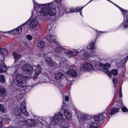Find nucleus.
Wrapping results in <instances>:
<instances>
[{"mask_svg": "<svg viewBox=\"0 0 128 128\" xmlns=\"http://www.w3.org/2000/svg\"><path fill=\"white\" fill-rule=\"evenodd\" d=\"M6 81L4 76L3 75H0V82L2 83H4Z\"/></svg>", "mask_w": 128, "mask_h": 128, "instance_id": "31", "label": "nucleus"}, {"mask_svg": "<svg viewBox=\"0 0 128 128\" xmlns=\"http://www.w3.org/2000/svg\"><path fill=\"white\" fill-rule=\"evenodd\" d=\"M24 38V36L23 35H20L19 37V38L20 40Z\"/></svg>", "mask_w": 128, "mask_h": 128, "instance_id": "48", "label": "nucleus"}, {"mask_svg": "<svg viewBox=\"0 0 128 128\" xmlns=\"http://www.w3.org/2000/svg\"><path fill=\"white\" fill-rule=\"evenodd\" d=\"M6 66L4 62L2 63L0 65V72L1 73L6 71L7 70Z\"/></svg>", "mask_w": 128, "mask_h": 128, "instance_id": "21", "label": "nucleus"}, {"mask_svg": "<svg viewBox=\"0 0 128 128\" xmlns=\"http://www.w3.org/2000/svg\"><path fill=\"white\" fill-rule=\"evenodd\" d=\"M16 61V60H15V61Z\"/></svg>", "mask_w": 128, "mask_h": 128, "instance_id": "63", "label": "nucleus"}, {"mask_svg": "<svg viewBox=\"0 0 128 128\" xmlns=\"http://www.w3.org/2000/svg\"><path fill=\"white\" fill-rule=\"evenodd\" d=\"M110 65L108 63H106L104 66V71L106 74H108L110 75V71L108 70L110 67Z\"/></svg>", "mask_w": 128, "mask_h": 128, "instance_id": "17", "label": "nucleus"}, {"mask_svg": "<svg viewBox=\"0 0 128 128\" xmlns=\"http://www.w3.org/2000/svg\"><path fill=\"white\" fill-rule=\"evenodd\" d=\"M28 120L29 121H32V120Z\"/></svg>", "mask_w": 128, "mask_h": 128, "instance_id": "56", "label": "nucleus"}, {"mask_svg": "<svg viewBox=\"0 0 128 128\" xmlns=\"http://www.w3.org/2000/svg\"><path fill=\"white\" fill-rule=\"evenodd\" d=\"M13 55L14 58L15 59H18L21 58L22 57V56L21 55L17 53L16 52H13Z\"/></svg>", "mask_w": 128, "mask_h": 128, "instance_id": "28", "label": "nucleus"}, {"mask_svg": "<svg viewBox=\"0 0 128 128\" xmlns=\"http://www.w3.org/2000/svg\"><path fill=\"white\" fill-rule=\"evenodd\" d=\"M94 42L90 43L87 46L86 52L84 51H82L79 52L80 58L81 59L86 60L88 58L92 56L94 50L96 48L95 46Z\"/></svg>", "mask_w": 128, "mask_h": 128, "instance_id": "2", "label": "nucleus"}, {"mask_svg": "<svg viewBox=\"0 0 128 128\" xmlns=\"http://www.w3.org/2000/svg\"><path fill=\"white\" fill-rule=\"evenodd\" d=\"M69 100V98L68 97L66 96L65 97V100L66 101H68Z\"/></svg>", "mask_w": 128, "mask_h": 128, "instance_id": "43", "label": "nucleus"}, {"mask_svg": "<svg viewBox=\"0 0 128 128\" xmlns=\"http://www.w3.org/2000/svg\"><path fill=\"white\" fill-rule=\"evenodd\" d=\"M122 111L124 112H128V110L125 106L123 107L122 108Z\"/></svg>", "mask_w": 128, "mask_h": 128, "instance_id": "39", "label": "nucleus"}, {"mask_svg": "<svg viewBox=\"0 0 128 128\" xmlns=\"http://www.w3.org/2000/svg\"><path fill=\"white\" fill-rule=\"evenodd\" d=\"M116 6L120 10V11L123 14L124 17L123 22L119 25V28L121 26H122L123 24H124V26L126 27V23L128 22V16L127 15L126 17H125V14L126 13V10L120 7L116 4Z\"/></svg>", "mask_w": 128, "mask_h": 128, "instance_id": "9", "label": "nucleus"}, {"mask_svg": "<svg viewBox=\"0 0 128 128\" xmlns=\"http://www.w3.org/2000/svg\"><path fill=\"white\" fill-rule=\"evenodd\" d=\"M121 108L120 107H119L118 108H113L111 109L110 112L109 113L110 115H112L116 112H119V110Z\"/></svg>", "mask_w": 128, "mask_h": 128, "instance_id": "20", "label": "nucleus"}, {"mask_svg": "<svg viewBox=\"0 0 128 128\" xmlns=\"http://www.w3.org/2000/svg\"><path fill=\"white\" fill-rule=\"evenodd\" d=\"M121 92H122V91H121V90L120 91L119 93Z\"/></svg>", "mask_w": 128, "mask_h": 128, "instance_id": "55", "label": "nucleus"}, {"mask_svg": "<svg viewBox=\"0 0 128 128\" xmlns=\"http://www.w3.org/2000/svg\"><path fill=\"white\" fill-rule=\"evenodd\" d=\"M96 30L97 31V32L96 33V36L94 40H96L97 39V38L98 36L100 34H102L103 33L105 32H101L100 31H98Z\"/></svg>", "mask_w": 128, "mask_h": 128, "instance_id": "37", "label": "nucleus"}, {"mask_svg": "<svg viewBox=\"0 0 128 128\" xmlns=\"http://www.w3.org/2000/svg\"><path fill=\"white\" fill-rule=\"evenodd\" d=\"M52 42V48H54L55 52L57 53H61L63 49V48L60 46V44L57 40H51Z\"/></svg>", "mask_w": 128, "mask_h": 128, "instance_id": "7", "label": "nucleus"}, {"mask_svg": "<svg viewBox=\"0 0 128 128\" xmlns=\"http://www.w3.org/2000/svg\"><path fill=\"white\" fill-rule=\"evenodd\" d=\"M63 110H61V111H62L63 112Z\"/></svg>", "mask_w": 128, "mask_h": 128, "instance_id": "60", "label": "nucleus"}, {"mask_svg": "<svg viewBox=\"0 0 128 128\" xmlns=\"http://www.w3.org/2000/svg\"><path fill=\"white\" fill-rule=\"evenodd\" d=\"M26 38L28 40H32V37L31 35L28 34L26 36Z\"/></svg>", "mask_w": 128, "mask_h": 128, "instance_id": "40", "label": "nucleus"}, {"mask_svg": "<svg viewBox=\"0 0 128 128\" xmlns=\"http://www.w3.org/2000/svg\"><path fill=\"white\" fill-rule=\"evenodd\" d=\"M41 70L42 69L40 65L38 64L35 70V75H38L40 74L41 72Z\"/></svg>", "mask_w": 128, "mask_h": 128, "instance_id": "23", "label": "nucleus"}, {"mask_svg": "<svg viewBox=\"0 0 128 128\" xmlns=\"http://www.w3.org/2000/svg\"><path fill=\"white\" fill-rule=\"evenodd\" d=\"M63 74L60 72L55 73L54 75V76L56 79L59 80L62 76Z\"/></svg>", "mask_w": 128, "mask_h": 128, "instance_id": "25", "label": "nucleus"}, {"mask_svg": "<svg viewBox=\"0 0 128 128\" xmlns=\"http://www.w3.org/2000/svg\"><path fill=\"white\" fill-rule=\"evenodd\" d=\"M2 117L0 116V126L2 124Z\"/></svg>", "mask_w": 128, "mask_h": 128, "instance_id": "45", "label": "nucleus"}, {"mask_svg": "<svg viewBox=\"0 0 128 128\" xmlns=\"http://www.w3.org/2000/svg\"><path fill=\"white\" fill-rule=\"evenodd\" d=\"M24 44L26 45H27L28 44H27L26 42H24Z\"/></svg>", "mask_w": 128, "mask_h": 128, "instance_id": "52", "label": "nucleus"}, {"mask_svg": "<svg viewBox=\"0 0 128 128\" xmlns=\"http://www.w3.org/2000/svg\"><path fill=\"white\" fill-rule=\"evenodd\" d=\"M39 40H41L40 39H39Z\"/></svg>", "mask_w": 128, "mask_h": 128, "instance_id": "61", "label": "nucleus"}, {"mask_svg": "<svg viewBox=\"0 0 128 128\" xmlns=\"http://www.w3.org/2000/svg\"><path fill=\"white\" fill-rule=\"evenodd\" d=\"M8 120V118H5L4 120V121H5V122H6V121H7Z\"/></svg>", "mask_w": 128, "mask_h": 128, "instance_id": "53", "label": "nucleus"}, {"mask_svg": "<svg viewBox=\"0 0 128 128\" xmlns=\"http://www.w3.org/2000/svg\"><path fill=\"white\" fill-rule=\"evenodd\" d=\"M87 4V3L85 5H84V6L80 8H78V11H82V9L87 4Z\"/></svg>", "mask_w": 128, "mask_h": 128, "instance_id": "41", "label": "nucleus"}, {"mask_svg": "<svg viewBox=\"0 0 128 128\" xmlns=\"http://www.w3.org/2000/svg\"><path fill=\"white\" fill-rule=\"evenodd\" d=\"M89 128H98V123L96 122H92L90 124Z\"/></svg>", "mask_w": 128, "mask_h": 128, "instance_id": "27", "label": "nucleus"}, {"mask_svg": "<svg viewBox=\"0 0 128 128\" xmlns=\"http://www.w3.org/2000/svg\"><path fill=\"white\" fill-rule=\"evenodd\" d=\"M48 32L49 34H48V36L49 39H50V40H57L58 38L56 37V36L55 35L54 31L50 29Z\"/></svg>", "mask_w": 128, "mask_h": 128, "instance_id": "14", "label": "nucleus"}, {"mask_svg": "<svg viewBox=\"0 0 128 128\" xmlns=\"http://www.w3.org/2000/svg\"><path fill=\"white\" fill-rule=\"evenodd\" d=\"M63 113H64V115L66 118L68 120H70L72 118V114H71L68 112V111L63 109Z\"/></svg>", "mask_w": 128, "mask_h": 128, "instance_id": "19", "label": "nucleus"}, {"mask_svg": "<svg viewBox=\"0 0 128 128\" xmlns=\"http://www.w3.org/2000/svg\"><path fill=\"white\" fill-rule=\"evenodd\" d=\"M122 92L119 93V97H122Z\"/></svg>", "mask_w": 128, "mask_h": 128, "instance_id": "50", "label": "nucleus"}, {"mask_svg": "<svg viewBox=\"0 0 128 128\" xmlns=\"http://www.w3.org/2000/svg\"><path fill=\"white\" fill-rule=\"evenodd\" d=\"M79 12H80V15H81V16H82V11H79Z\"/></svg>", "mask_w": 128, "mask_h": 128, "instance_id": "51", "label": "nucleus"}, {"mask_svg": "<svg viewBox=\"0 0 128 128\" xmlns=\"http://www.w3.org/2000/svg\"><path fill=\"white\" fill-rule=\"evenodd\" d=\"M66 53L68 55V56L70 58L73 56H75L78 55V54H79V52L77 50H73L70 52H66Z\"/></svg>", "mask_w": 128, "mask_h": 128, "instance_id": "16", "label": "nucleus"}, {"mask_svg": "<svg viewBox=\"0 0 128 128\" xmlns=\"http://www.w3.org/2000/svg\"><path fill=\"white\" fill-rule=\"evenodd\" d=\"M1 39V38L0 37V40Z\"/></svg>", "mask_w": 128, "mask_h": 128, "instance_id": "59", "label": "nucleus"}, {"mask_svg": "<svg viewBox=\"0 0 128 128\" xmlns=\"http://www.w3.org/2000/svg\"><path fill=\"white\" fill-rule=\"evenodd\" d=\"M47 40H49L48 39H47Z\"/></svg>", "mask_w": 128, "mask_h": 128, "instance_id": "62", "label": "nucleus"}, {"mask_svg": "<svg viewBox=\"0 0 128 128\" xmlns=\"http://www.w3.org/2000/svg\"><path fill=\"white\" fill-rule=\"evenodd\" d=\"M121 105H122V106H123V103L122 102V101L121 102Z\"/></svg>", "mask_w": 128, "mask_h": 128, "instance_id": "54", "label": "nucleus"}, {"mask_svg": "<svg viewBox=\"0 0 128 128\" xmlns=\"http://www.w3.org/2000/svg\"><path fill=\"white\" fill-rule=\"evenodd\" d=\"M7 51L5 48H2L0 47V54L4 55H6L7 54Z\"/></svg>", "mask_w": 128, "mask_h": 128, "instance_id": "29", "label": "nucleus"}, {"mask_svg": "<svg viewBox=\"0 0 128 128\" xmlns=\"http://www.w3.org/2000/svg\"><path fill=\"white\" fill-rule=\"evenodd\" d=\"M32 16L33 13H32L31 17L26 22L14 29L4 32V34H9L14 35L20 34L22 33V28L21 27L25 26L27 23L28 24L30 27L34 30H38L40 27L38 21L36 18H33L30 21V19Z\"/></svg>", "mask_w": 128, "mask_h": 128, "instance_id": "1", "label": "nucleus"}, {"mask_svg": "<svg viewBox=\"0 0 128 128\" xmlns=\"http://www.w3.org/2000/svg\"><path fill=\"white\" fill-rule=\"evenodd\" d=\"M44 60L46 63L49 66H53L57 65V64L56 62H53L50 57H48L46 59H44Z\"/></svg>", "mask_w": 128, "mask_h": 128, "instance_id": "15", "label": "nucleus"}, {"mask_svg": "<svg viewBox=\"0 0 128 128\" xmlns=\"http://www.w3.org/2000/svg\"><path fill=\"white\" fill-rule=\"evenodd\" d=\"M61 0H57L56 4L58 10L57 12L56 11L55 18L57 20L59 19L63 15L66 13L65 9L62 7L61 4Z\"/></svg>", "mask_w": 128, "mask_h": 128, "instance_id": "3", "label": "nucleus"}, {"mask_svg": "<svg viewBox=\"0 0 128 128\" xmlns=\"http://www.w3.org/2000/svg\"><path fill=\"white\" fill-rule=\"evenodd\" d=\"M112 81L114 84H116L117 83V80L115 79H113L112 80Z\"/></svg>", "mask_w": 128, "mask_h": 128, "instance_id": "46", "label": "nucleus"}, {"mask_svg": "<svg viewBox=\"0 0 128 128\" xmlns=\"http://www.w3.org/2000/svg\"><path fill=\"white\" fill-rule=\"evenodd\" d=\"M29 124L30 125H31V124H30V123Z\"/></svg>", "mask_w": 128, "mask_h": 128, "instance_id": "58", "label": "nucleus"}, {"mask_svg": "<svg viewBox=\"0 0 128 128\" xmlns=\"http://www.w3.org/2000/svg\"><path fill=\"white\" fill-rule=\"evenodd\" d=\"M6 92V89L2 86H0V96L2 97L5 95Z\"/></svg>", "mask_w": 128, "mask_h": 128, "instance_id": "22", "label": "nucleus"}, {"mask_svg": "<svg viewBox=\"0 0 128 128\" xmlns=\"http://www.w3.org/2000/svg\"><path fill=\"white\" fill-rule=\"evenodd\" d=\"M14 113L15 114L16 116H18L19 115H20V112H18V113H16V112H14Z\"/></svg>", "mask_w": 128, "mask_h": 128, "instance_id": "49", "label": "nucleus"}, {"mask_svg": "<svg viewBox=\"0 0 128 128\" xmlns=\"http://www.w3.org/2000/svg\"><path fill=\"white\" fill-rule=\"evenodd\" d=\"M127 15L128 16V10H126V13L125 14V17H126ZM126 27H125L124 26V24H123L122 28L124 29H126L127 28H128V22L126 23Z\"/></svg>", "mask_w": 128, "mask_h": 128, "instance_id": "35", "label": "nucleus"}, {"mask_svg": "<svg viewBox=\"0 0 128 128\" xmlns=\"http://www.w3.org/2000/svg\"><path fill=\"white\" fill-rule=\"evenodd\" d=\"M80 115L81 116L80 117L81 119L82 120H84L87 116V115L86 114H81Z\"/></svg>", "mask_w": 128, "mask_h": 128, "instance_id": "36", "label": "nucleus"}, {"mask_svg": "<svg viewBox=\"0 0 128 128\" xmlns=\"http://www.w3.org/2000/svg\"><path fill=\"white\" fill-rule=\"evenodd\" d=\"M0 110L2 112H5L4 106L3 104L0 103Z\"/></svg>", "mask_w": 128, "mask_h": 128, "instance_id": "33", "label": "nucleus"}, {"mask_svg": "<svg viewBox=\"0 0 128 128\" xmlns=\"http://www.w3.org/2000/svg\"><path fill=\"white\" fill-rule=\"evenodd\" d=\"M38 14H40L38 15V16L40 20L46 21V18L48 17V8L46 6L42 8Z\"/></svg>", "mask_w": 128, "mask_h": 128, "instance_id": "5", "label": "nucleus"}, {"mask_svg": "<svg viewBox=\"0 0 128 128\" xmlns=\"http://www.w3.org/2000/svg\"><path fill=\"white\" fill-rule=\"evenodd\" d=\"M60 125L61 128H67L68 126L67 122L64 121H62L60 123Z\"/></svg>", "mask_w": 128, "mask_h": 128, "instance_id": "24", "label": "nucleus"}, {"mask_svg": "<svg viewBox=\"0 0 128 128\" xmlns=\"http://www.w3.org/2000/svg\"><path fill=\"white\" fill-rule=\"evenodd\" d=\"M38 46L40 48H43L44 46V42L42 40H39L38 42Z\"/></svg>", "mask_w": 128, "mask_h": 128, "instance_id": "32", "label": "nucleus"}, {"mask_svg": "<svg viewBox=\"0 0 128 128\" xmlns=\"http://www.w3.org/2000/svg\"><path fill=\"white\" fill-rule=\"evenodd\" d=\"M120 106V103L119 102H116V106L117 107H119V106Z\"/></svg>", "mask_w": 128, "mask_h": 128, "instance_id": "44", "label": "nucleus"}, {"mask_svg": "<svg viewBox=\"0 0 128 128\" xmlns=\"http://www.w3.org/2000/svg\"><path fill=\"white\" fill-rule=\"evenodd\" d=\"M27 77L26 76H24L22 74L18 75L16 76V80L18 84L17 86L19 88H23L26 86Z\"/></svg>", "mask_w": 128, "mask_h": 128, "instance_id": "4", "label": "nucleus"}, {"mask_svg": "<svg viewBox=\"0 0 128 128\" xmlns=\"http://www.w3.org/2000/svg\"><path fill=\"white\" fill-rule=\"evenodd\" d=\"M70 10L71 13L75 12H78V7H76V8H70Z\"/></svg>", "mask_w": 128, "mask_h": 128, "instance_id": "34", "label": "nucleus"}, {"mask_svg": "<svg viewBox=\"0 0 128 128\" xmlns=\"http://www.w3.org/2000/svg\"><path fill=\"white\" fill-rule=\"evenodd\" d=\"M108 1L109 2H110V3H112V4H113L115 6H116V4L115 3H114L113 2H112V1H110V0H109Z\"/></svg>", "mask_w": 128, "mask_h": 128, "instance_id": "47", "label": "nucleus"}, {"mask_svg": "<svg viewBox=\"0 0 128 128\" xmlns=\"http://www.w3.org/2000/svg\"><path fill=\"white\" fill-rule=\"evenodd\" d=\"M23 70L28 72V75L26 76L28 77H30L32 76V72L33 70L32 66L30 64H25L22 66Z\"/></svg>", "mask_w": 128, "mask_h": 128, "instance_id": "10", "label": "nucleus"}, {"mask_svg": "<svg viewBox=\"0 0 128 128\" xmlns=\"http://www.w3.org/2000/svg\"><path fill=\"white\" fill-rule=\"evenodd\" d=\"M26 102L25 101L23 102L20 104V109L22 112L26 116H28L29 114L28 113L26 109Z\"/></svg>", "mask_w": 128, "mask_h": 128, "instance_id": "13", "label": "nucleus"}, {"mask_svg": "<svg viewBox=\"0 0 128 128\" xmlns=\"http://www.w3.org/2000/svg\"><path fill=\"white\" fill-rule=\"evenodd\" d=\"M107 116L106 114L103 112L100 114L98 116H95L94 117V120L96 121H100L106 118Z\"/></svg>", "mask_w": 128, "mask_h": 128, "instance_id": "12", "label": "nucleus"}, {"mask_svg": "<svg viewBox=\"0 0 128 128\" xmlns=\"http://www.w3.org/2000/svg\"><path fill=\"white\" fill-rule=\"evenodd\" d=\"M4 36H6V37H8V36H6V35H4Z\"/></svg>", "mask_w": 128, "mask_h": 128, "instance_id": "57", "label": "nucleus"}, {"mask_svg": "<svg viewBox=\"0 0 128 128\" xmlns=\"http://www.w3.org/2000/svg\"><path fill=\"white\" fill-rule=\"evenodd\" d=\"M63 115L62 112H59L56 114L53 118H51V124H54L57 123L60 120H61L62 118Z\"/></svg>", "mask_w": 128, "mask_h": 128, "instance_id": "8", "label": "nucleus"}, {"mask_svg": "<svg viewBox=\"0 0 128 128\" xmlns=\"http://www.w3.org/2000/svg\"><path fill=\"white\" fill-rule=\"evenodd\" d=\"M68 73L69 76L72 77H75L76 76L77 73L76 71L73 69L70 70L67 72Z\"/></svg>", "mask_w": 128, "mask_h": 128, "instance_id": "18", "label": "nucleus"}, {"mask_svg": "<svg viewBox=\"0 0 128 128\" xmlns=\"http://www.w3.org/2000/svg\"><path fill=\"white\" fill-rule=\"evenodd\" d=\"M43 56L44 60V59H46L47 57V54H43Z\"/></svg>", "mask_w": 128, "mask_h": 128, "instance_id": "42", "label": "nucleus"}, {"mask_svg": "<svg viewBox=\"0 0 128 128\" xmlns=\"http://www.w3.org/2000/svg\"><path fill=\"white\" fill-rule=\"evenodd\" d=\"M33 2L34 4V8L36 10V8H38V6L39 4L36 2L34 0H33Z\"/></svg>", "mask_w": 128, "mask_h": 128, "instance_id": "38", "label": "nucleus"}, {"mask_svg": "<svg viewBox=\"0 0 128 128\" xmlns=\"http://www.w3.org/2000/svg\"><path fill=\"white\" fill-rule=\"evenodd\" d=\"M118 70L116 69H112L110 72V75L109 74H107L110 77H112V74L114 76L118 74Z\"/></svg>", "mask_w": 128, "mask_h": 128, "instance_id": "26", "label": "nucleus"}, {"mask_svg": "<svg viewBox=\"0 0 128 128\" xmlns=\"http://www.w3.org/2000/svg\"><path fill=\"white\" fill-rule=\"evenodd\" d=\"M52 5L53 3H52V4L49 5V6H47L48 8V17L46 18V21L53 20L54 18H52V16H54L56 15V8H52Z\"/></svg>", "mask_w": 128, "mask_h": 128, "instance_id": "6", "label": "nucleus"}, {"mask_svg": "<svg viewBox=\"0 0 128 128\" xmlns=\"http://www.w3.org/2000/svg\"><path fill=\"white\" fill-rule=\"evenodd\" d=\"M52 4V2H51L49 3L44 4H39L38 6V9H39L40 8L42 7L44 8V7H45L46 6H49V5L50 4Z\"/></svg>", "mask_w": 128, "mask_h": 128, "instance_id": "30", "label": "nucleus"}, {"mask_svg": "<svg viewBox=\"0 0 128 128\" xmlns=\"http://www.w3.org/2000/svg\"><path fill=\"white\" fill-rule=\"evenodd\" d=\"M81 67L84 70L87 71L89 70H92L93 66L90 63L87 62L84 63L81 66Z\"/></svg>", "mask_w": 128, "mask_h": 128, "instance_id": "11", "label": "nucleus"}]
</instances>
